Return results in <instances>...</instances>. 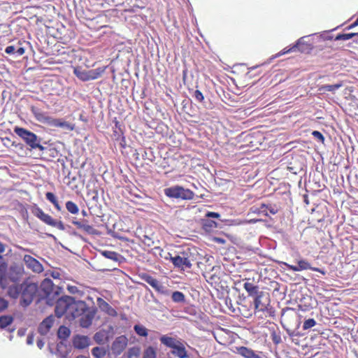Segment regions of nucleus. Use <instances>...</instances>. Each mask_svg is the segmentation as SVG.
I'll list each match as a JSON object with an SVG mask.
<instances>
[{
  "instance_id": "nucleus-3",
  "label": "nucleus",
  "mask_w": 358,
  "mask_h": 358,
  "mask_svg": "<svg viewBox=\"0 0 358 358\" xmlns=\"http://www.w3.org/2000/svg\"><path fill=\"white\" fill-rule=\"evenodd\" d=\"M161 344L165 347L171 349V354L178 358H187L188 354L184 344L175 337L169 336L166 334L160 337Z\"/></svg>"
},
{
  "instance_id": "nucleus-7",
  "label": "nucleus",
  "mask_w": 358,
  "mask_h": 358,
  "mask_svg": "<svg viewBox=\"0 0 358 358\" xmlns=\"http://www.w3.org/2000/svg\"><path fill=\"white\" fill-rule=\"evenodd\" d=\"M31 213L36 218L47 225L57 227L60 230L65 229L64 224L62 221H57L52 218L50 215L45 213L43 210L37 205H35L32 207Z\"/></svg>"
},
{
  "instance_id": "nucleus-25",
  "label": "nucleus",
  "mask_w": 358,
  "mask_h": 358,
  "mask_svg": "<svg viewBox=\"0 0 358 358\" xmlns=\"http://www.w3.org/2000/svg\"><path fill=\"white\" fill-rule=\"evenodd\" d=\"M45 198L54 205L56 210H62V206H60L56 196L52 192H47L45 194Z\"/></svg>"
},
{
  "instance_id": "nucleus-8",
  "label": "nucleus",
  "mask_w": 358,
  "mask_h": 358,
  "mask_svg": "<svg viewBox=\"0 0 358 358\" xmlns=\"http://www.w3.org/2000/svg\"><path fill=\"white\" fill-rule=\"evenodd\" d=\"M44 296L47 299V303L52 305L55 296H58L61 292V288L55 287L52 281L49 278L44 279L40 285Z\"/></svg>"
},
{
  "instance_id": "nucleus-60",
  "label": "nucleus",
  "mask_w": 358,
  "mask_h": 358,
  "mask_svg": "<svg viewBox=\"0 0 358 358\" xmlns=\"http://www.w3.org/2000/svg\"><path fill=\"white\" fill-rule=\"evenodd\" d=\"M118 125H119V122L116 121V122H115V126H116V127H118Z\"/></svg>"
},
{
  "instance_id": "nucleus-31",
  "label": "nucleus",
  "mask_w": 358,
  "mask_h": 358,
  "mask_svg": "<svg viewBox=\"0 0 358 358\" xmlns=\"http://www.w3.org/2000/svg\"><path fill=\"white\" fill-rule=\"evenodd\" d=\"M134 330L139 336L146 337L148 334V329L141 324H135L134 326Z\"/></svg>"
},
{
  "instance_id": "nucleus-34",
  "label": "nucleus",
  "mask_w": 358,
  "mask_h": 358,
  "mask_svg": "<svg viewBox=\"0 0 358 358\" xmlns=\"http://www.w3.org/2000/svg\"><path fill=\"white\" fill-rule=\"evenodd\" d=\"M70 334V330L67 327L61 326L58 330V336L62 339H66Z\"/></svg>"
},
{
  "instance_id": "nucleus-24",
  "label": "nucleus",
  "mask_w": 358,
  "mask_h": 358,
  "mask_svg": "<svg viewBox=\"0 0 358 358\" xmlns=\"http://www.w3.org/2000/svg\"><path fill=\"white\" fill-rule=\"evenodd\" d=\"M94 340L98 345H103L106 343V341H108V336L106 335V331L103 330L96 331L94 336Z\"/></svg>"
},
{
  "instance_id": "nucleus-12",
  "label": "nucleus",
  "mask_w": 358,
  "mask_h": 358,
  "mask_svg": "<svg viewBox=\"0 0 358 358\" xmlns=\"http://www.w3.org/2000/svg\"><path fill=\"white\" fill-rule=\"evenodd\" d=\"M129 340L125 335H121L115 338L111 345L112 353L115 355H121L128 345Z\"/></svg>"
},
{
  "instance_id": "nucleus-46",
  "label": "nucleus",
  "mask_w": 358,
  "mask_h": 358,
  "mask_svg": "<svg viewBox=\"0 0 358 358\" xmlns=\"http://www.w3.org/2000/svg\"><path fill=\"white\" fill-rule=\"evenodd\" d=\"M7 270V264L5 262H1L0 264V278L2 281V278L5 275Z\"/></svg>"
},
{
  "instance_id": "nucleus-47",
  "label": "nucleus",
  "mask_w": 358,
  "mask_h": 358,
  "mask_svg": "<svg viewBox=\"0 0 358 358\" xmlns=\"http://www.w3.org/2000/svg\"><path fill=\"white\" fill-rule=\"evenodd\" d=\"M8 301L2 297H0V313L3 312L8 307Z\"/></svg>"
},
{
  "instance_id": "nucleus-14",
  "label": "nucleus",
  "mask_w": 358,
  "mask_h": 358,
  "mask_svg": "<svg viewBox=\"0 0 358 358\" xmlns=\"http://www.w3.org/2000/svg\"><path fill=\"white\" fill-rule=\"evenodd\" d=\"M23 260L27 266L36 273H41L43 270L42 264L34 257L29 255L24 256Z\"/></svg>"
},
{
  "instance_id": "nucleus-35",
  "label": "nucleus",
  "mask_w": 358,
  "mask_h": 358,
  "mask_svg": "<svg viewBox=\"0 0 358 358\" xmlns=\"http://www.w3.org/2000/svg\"><path fill=\"white\" fill-rule=\"evenodd\" d=\"M143 358H157V352L154 348L148 347L143 353Z\"/></svg>"
},
{
  "instance_id": "nucleus-9",
  "label": "nucleus",
  "mask_w": 358,
  "mask_h": 358,
  "mask_svg": "<svg viewBox=\"0 0 358 358\" xmlns=\"http://www.w3.org/2000/svg\"><path fill=\"white\" fill-rule=\"evenodd\" d=\"M165 259H170L175 267L185 270L192 267L193 259L186 252H182L181 255L172 257L170 253H167V256H164Z\"/></svg>"
},
{
  "instance_id": "nucleus-10",
  "label": "nucleus",
  "mask_w": 358,
  "mask_h": 358,
  "mask_svg": "<svg viewBox=\"0 0 358 358\" xmlns=\"http://www.w3.org/2000/svg\"><path fill=\"white\" fill-rule=\"evenodd\" d=\"M20 304L22 307H27L33 301L37 293L38 286L36 283H22Z\"/></svg>"
},
{
  "instance_id": "nucleus-49",
  "label": "nucleus",
  "mask_w": 358,
  "mask_h": 358,
  "mask_svg": "<svg viewBox=\"0 0 358 358\" xmlns=\"http://www.w3.org/2000/svg\"><path fill=\"white\" fill-rule=\"evenodd\" d=\"M206 217H212V218H220V215L217 213H213V212H208L206 214Z\"/></svg>"
},
{
  "instance_id": "nucleus-20",
  "label": "nucleus",
  "mask_w": 358,
  "mask_h": 358,
  "mask_svg": "<svg viewBox=\"0 0 358 358\" xmlns=\"http://www.w3.org/2000/svg\"><path fill=\"white\" fill-rule=\"evenodd\" d=\"M55 322L53 316L50 315L45 318L39 324L38 331L41 335H45L50 331Z\"/></svg>"
},
{
  "instance_id": "nucleus-40",
  "label": "nucleus",
  "mask_w": 358,
  "mask_h": 358,
  "mask_svg": "<svg viewBox=\"0 0 358 358\" xmlns=\"http://www.w3.org/2000/svg\"><path fill=\"white\" fill-rule=\"evenodd\" d=\"M341 87H342V84L339 83V84H335V85H324L323 87H322V89L325 91H328V92H334V91L338 90Z\"/></svg>"
},
{
  "instance_id": "nucleus-4",
  "label": "nucleus",
  "mask_w": 358,
  "mask_h": 358,
  "mask_svg": "<svg viewBox=\"0 0 358 358\" xmlns=\"http://www.w3.org/2000/svg\"><path fill=\"white\" fill-rule=\"evenodd\" d=\"M164 193L167 197L176 199L192 200L195 196L192 190L179 185L165 188Z\"/></svg>"
},
{
  "instance_id": "nucleus-15",
  "label": "nucleus",
  "mask_w": 358,
  "mask_h": 358,
  "mask_svg": "<svg viewBox=\"0 0 358 358\" xmlns=\"http://www.w3.org/2000/svg\"><path fill=\"white\" fill-rule=\"evenodd\" d=\"M71 223L76 227L77 229L83 231L88 234H97V231L92 225H90L87 220L78 221L76 219L73 220Z\"/></svg>"
},
{
  "instance_id": "nucleus-30",
  "label": "nucleus",
  "mask_w": 358,
  "mask_h": 358,
  "mask_svg": "<svg viewBox=\"0 0 358 358\" xmlns=\"http://www.w3.org/2000/svg\"><path fill=\"white\" fill-rule=\"evenodd\" d=\"M157 292L164 295H169V291L164 287L159 281H157L156 283L152 287Z\"/></svg>"
},
{
  "instance_id": "nucleus-62",
  "label": "nucleus",
  "mask_w": 358,
  "mask_h": 358,
  "mask_svg": "<svg viewBox=\"0 0 358 358\" xmlns=\"http://www.w3.org/2000/svg\"><path fill=\"white\" fill-rule=\"evenodd\" d=\"M357 334H358V330H357Z\"/></svg>"
},
{
  "instance_id": "nucleus-26",
  "label": "nucleus",
  "mask_w": 358,
  "mask_h": 358,
  "mask_svg": "<svg viewBox=\"0 0 358 358\" xmlns=\"http://www.w3.org/2000/svg\"><path fill=\"white\" fill-rule=\"evenodd\" d=\"M238 352L245 358H254L255 357L254 351L245 347L239 348Z\"/></svg>"
},
{
  "instance_id": "nucleus-16",
  "label": "nucleus",
  "mask_w": 358,
  "mask_h": 358,
  "mask_svg": "<svg viewBox=\"0 0 358 358\" xmlns=\"http://www.w3.org/2000/svg\"><path fill=\"white\" fill-rule=\"evenodd\" d=\"M79 317H80V325L82 327L88 328L92 324V321L94 318V313L90 311L86 305V309L83 310V313Z\"/></svg>"
},
{
  "instance_id": "nucleus-50",
  "label": "nucleus",
  "mask_w": 358,
  "mask_h": 358,
  "mask_svg": "<svg viewBox=\"0 0 358 358\" xmlns=\"http://www.w3.org/2000/svg\"><path fill=\"white\" fill-rule=\"evenodd\" d=\"M357 25H358V17L352 24H350L348 27H346L345 29H347V30L352 29L355 28V27H357Z\"/></svg>"
},
{
  "instance_id": "nucleus-45",
  "label": "nucleus",
  "mask_w": 358,
  "mask_h": 358,
  "mask_svg": "<svg viewBox=\"0 0 358 358\" xmlns=\"http://www.w3.org/2000/svg\"><path fill=\"white\" fill-rule=\"evenodd\" d=\"M142 241L144 243V245H147L148 247H152L154 245V241L150 237L146 235L143 236V238H142Z\"/></svg>"
},
{
  "instance_id": "nucleus-41",
  "label": "nucleus",
  "mask_w": 358,
  "mask_h": 358,
  "mask_svg": "<svg viewBox=\"0 0 358 358\" xmlns=\"http://www.w3.org/2000/svg\"><path fill=\"white\" fill-rule=\"evenodd\" d=\"M142 279L145 282H147L148 284H149L152 287L154 286V285L156 283V282L157 281V279H155V278L149 275V274H143V277H142Z\"/></svg>"
},
{
  "instance_id": "nucleus-52",
  "label": "nucleus",
  "mask_w": 358,
  "mask_h": 358,
  "mask_svg": "<svg viewBox=\"0 0 358 358\" xmlns=\"http://www.w3.org/2000/svg\"><path fill=\"white\" fill-rule=\"evenodd\" d=\"M262 207H264V206H265V207L268 208L269 212H270L271 214H273V215H275V214H276V213H277V210H275V209H274L273 207H271V206L268 207V206H266V205H265V204H262Z\"/></svg>"
},
{
  "instance_id": "nucleus-55",
  "label": "nucleus",
  "mask_w": 358,
  "mask_h": 358,
  "mask_svg": "<svg viewBox=\"0 0 358 358\" xmlns=\"http://www.w3.org/2000/svg\"><path fill=\"white\" fill-rule=\"evenodd\" d=\"M33 341H34V336L33 335H29L27 336V343L29 345H31L33 343Z\"/></svg>"
},
{
  "instance_id": "nucleus-61",
  "label": "nucleus",
  "mask_w": 358,
  "mask_h": 358,
  "mask_svg": "<svg viewBox=\"0 0 358 358\" xmlns=\"http://www.w3.org/2000/svg\"><path fill=\"white\" fill-rule=\"evenodd\" d=\"M183 74H184V77H185V75H186V71H184Z\"/></svg>"
},
{
  "instance_id": "nucleus-13",
  "label": "nucleus",
  "mask_w": 358,
  "mask_h": 358,
  "mask_svg": "<svg viewBox=\"0 0 358 358\" xmlns=\"http://www.w3.org/2000/svg\"><path fill=\"white\" fill-rule=\"evenodd\" d=\"M23 275V266L22 265L15 264L10 267L8 278L11 282H17L21 280Z\"/></svg>"
},
{
  "instance_id": "nucleus-57",
  "label": "nucleus",
  "mask_w": 358,
  "mask_h": 358,
  "mask_svg": "<svg viewBox=\"0 0 358 358\" xmlns=\"http://www.w3.org/2000/svg\"><path fill=\"white\" fill-rule=\"evenodd\" d=\"M82 215L83 216H87V213L85 210H82Z\"/></svg>"
},
{
  "instance_id": "nucleus-11",
  "label": "nucleus",
  "mask_w": 358,
  "mask_h": 358,
  "mask_svg": "<svg viewBox=\"0 0 358 358\" xmlns=\"http://www.w3.org/2000/svg\"><path fill=\"white\" fill-rule=\"evenodd\" d=\"M285 265L289 270L293 271H299L302 270L310 269L312 271H318L322 275H324L326 273V271L322 268L318 267H313L307 260L303 259L297 260V265H292L287 263H285Z\"/></svg>"
},
{
  "instance_id": "nucleus-58",
  "label": "nucleus",
  "mask_w": 358,
  "mask_h": 358,
  "mask_svg": "<svg viewBox=\"0 0 358 358\" xmlns=\"http://www.w3.org/2000/svg\"><path fill=\"white\" fill-rule=\"evenodd\" d=\"M76 358H87V357L83 355H79V356L76 357Z\"/></svg>"
},
{
  "instance_id": "nucleus-42",
  "label": "nucleus",
  "mask_w": 358,
  "mask_h": 358,
  "mask_svg": "<svg viewBox=\"0 0 358 358\" xmlns=\"http://www.w3.org/2000/svg\"><path fill=\"white\" fill-rule=\"evenodd\" d=\"M317 322L316 321L311 318L308 319L304 321L303 324V329L306 330L308 329H310L316 325Z\"/></svg>"
},
{
  "instance_id": "nucleus-18",
  "label": "nucleus",
  "mask_w": 358,
  "mask_h": 358,
  "mask_svg": "<svg viewBox=\"0 0 358 358\" xmlns=\"http://www.w3.org/2000/svg\"><path fill=\"white\" fill-rule=\"evenodd\" d=\"M90 344V338L87 336L76 335L73 338V345L76 349H85L87 348Z\"/></svg>"
},
{
  "instance_id": "nucleus-22",
  "label": "nucleus",
  "mask_w": 358,
  "mask_h": 358,
  "mask_svg": "<svg viewBox=\"0 0 358 358\" xmlns=\"http://www.w3.org/2000/svg\"><path fill=\"white\" fill-rule=\"evenodd\" d=\"M47 124L55 127L66 128L69 130L73 129V127L69 123L60 119H54L50 117V120H48Z\"/></svg>"
},
{
  "instance_id": "nucleus-23",
  "label": "nucleus",
  "mask_w": 358,
  "mask_h": 358,
  "mask_svg": "<svg viewBox=\"0 0 358 358\" xmlns=\"http://www.w3.org/2000/svg\"><path fill=\"white\" fill-rule=\"evenodd\" d=\"M22 288V284L11 285L8 289V295L13 299H17L21 294Z\"/></svg>"
},
{
  "instance_id": "nucleus-19",
  "label": "nucleus",
  "mask_w": 358,
  "mask_h": 358,
  "mask_svg": "<svg viewBox=\"0 0 358 358\" xmlns=\"http://www.w3.org/2000/svg\"><path fill=\"white\" fill-rule=\"evenodd\" d=\"M250 278L243 280V288L250 296L255 298L258 296L262 291H259V287L258 285H255L253 282H250Z\"/></svg>"
},
{
  "instance_id": "nucleus-33",
  "label": "nucleus",
  "mask_w": 358,
  "mask_h": 358,
  "mask_svg": "<svg viewBox=\"0 0 358 358\" xmlns=\"http://www.w3.org/2000/svg\"><path fill=\"white\" fill-rule=\"evenodd\" d=\"M102 255L105 257L106 258H108L109 259H112L114 261H118L120 255L117 253L116 252L113 251H103L102 252Z\"/></svg>"
},
{
  "instance_id": "nucleus-21",
  "label": "nucleus",
  "mask_w": 358,
  "mask_h": 358,
  "mask_svg": "<svg viewBox=\"0 0 358 358\" xmlns=\"http://www.w3.org/2000/svg\"><path fill=\"white\" fill-rule=\"evenodd\" d=\"M31 111L34 115L35 120L41 123H48L50 117L41 110V109L36 106H31Z\"/></svg>"
},
{
  "instance_id": "nucleus-17",
  "label": "nucleus",
  "mask_w": 358,
  "mask_h": 358,
  "mask_svg": "<svg viewBox=\"0 0 358 358\" xmlns=\"http://www.w3.org/2000/svg\"><path fill=\"white\" fill-rule=\"evenodd\" d=\"M25 41H18L16 44L10 45L5 48V53L7 55H16L17 56H22L25 53V48L23 47V43Z\"/></svg>"
},
{
  "instance_id": "nucleus-5",
  "label": "nucleus",
  "mask_w": 358,
  "mask_h": 358,
  "mask_svg": "<svg viewBox=\"0 0 358 358\" xmlns=\"http://www.w3.org/2000/svg\"><path fill=\"white\" fill-rule=\"evenodd\" d=\"M106 69V66H101L94 69L85 70L80 66H76L73 68V73L80 80L87 82V80L99 79L104 73Z\"/></svg>"
},
{
  "instance_id": "nucleus-56",
  "label": "nucleus",
  "mask_w": 358,
  "mask_h": 358,
  "mask_svg": "<svg viewBox=\"0 0 358 358\" xmlns=\"http://www.w3.org/2000/svg\"><path fill=\"white\" fill-rule=\"evenodd\" d=\"M5 252V245L0 242V254L3 253Z\"/></svg>"
},
{
  "instance_id": "nucleus-44",
  "label": "nucleus",
  "mask_w": 358,
  "mask_h": 358,
  "mask_svg": "<svg viewBox=\"0 0 358 358\" xmlns=\"http://www.w3.org/2000/svg\"><path fill=\"white\" fill-rule=\"evenodd\" d=\"M193 97L195 101L199 103L202 102L204 99L203 94L198 90H194V92H193Z\"/></svg>"
},
{
  "instance_id": "nucleus-54",
  "label": "nucleus",
  "mask_w": 358,
  "mask_h": 358,
  "mask_svg": "<svg viewBox=\"0 0 358 358\" xmlns=\"http://www.w3.org/2000/svg\"><path fill=\"white\" fill-rule=\"evenodd\" d=\"M36 345L39 349H41L44 345V343L43 342V340H37Z\"/></svg>"
},
{
  "instance_id": "nucleus-32",
  "label": "nucleus",
  "mask_w": 358,
  "mask_h": 358,
  "mask_svg": "<svg viewBox=\"0 0 358 358\" xmlns=\"http://www.w3.org/2000/svg\"><path fill=\"white\" fill-rule=\"evenodd\" d=\"M171 299L174 302H184L185 301V296L181 292L175 291L171 294Z\"/></svg>"
},
{
  "instance_id": "nucleus-36",
  "label": "nucleus",
  "mask_w": 358,
  "mask_h": 358,
  "mask_svg": "<svg viewBox=\"0 0 358 358\" xmlns=\"http://www.w3.org/2000/svg\"><path fill=\"white\" fill-rule=\"evenodd\" d=\"M140 348L138 347H133L131 348H129V350L127 352V358H134L137 357L140 355Z\"/></svg>"
},
{
  "instance_id": "nucleus-27",
  "label": "nucleus",
  "mask_w": 358,
  "mask_h": 358,
  "mask_svg": "<svg viewBox=\"0 0 358 358\" xmlns=\"http://www.w3.org/2000/svg\"><path fill=\"white\" fill-rule=\"evenodd\" d=\"M66 209L72 215H77L79 212L78 205L72 201H67L66 203Z\"/></svg>"
},
{
  "instance_id": "nucleus-43",
  "label": "nucleus",
  "mask_w": 358,
  "mask_h": 358,
  "mask_svg": "<svg viewBox=\"0 0 358 358\" xmlns=\"http://www.w3.org/2000/svg\"><path fill=\"white\" fill-rule=\"evenodd\" d=\"M299 43L300 40H299L296 44L293 45L292 48H285L281 52L279 53V55H284L285 54L295 51L296 49H298Z\"/></svg>"
},
{
  "instance_id": "nucleus-28",
  "label": "nucleus",
  "mask_w": 358,
  "mask_h": 358,
  "mask_svg": "<svg viewBox=\"0 0 358 358\" xmlns=\"http://www.w3.org/2000/svg\"><path fill=\"white\" fill-rule=\"evenodd\" d=\"M13 322V317L10 315L0 316V329H4Z\"/></svg>"
},
{
  "instance_id": "nucleus-51",
  "label": "nucleus",
  "mask_w": 358,
  "mask_h": 358,
  "mask_svg": "<svg viewBox=\"0 0 358 358\" xmlns=\"http://www.w3.org/2000/svg\"><path fill=\"white\" fill-rule=\"evenodd\" d=\"M104 303H105L106 306V307H108V308H109V310H110L109 314H110V315H116V312H115V310L113 308H112V307H111V306H109V304H108V303L104 302Z\"/></svg>"
},
{
  "instance_id": "nucleus-29",
  "label": "nucleus",
  "mask_w": 358,
  "mask_h": 358,
  "mask_svg": "<svg viewBox=\"0 0 358 358\" xmlns=\"http://www.w3.org/2000/svg\"><path fill=\"white\" fill-rule=\"evenodd\" d=\"M92 354L96 358H102L106 355V350L102 347H96L92 350Z\"/></svg>"
},
{
  "instance_id": "nucleus-59",
  "label": "nucleus",
  "mask_w": 358,
  "mask_h": 358,
  "mask_svg": "<svg viewBox=\"0 0 358 358\" xmlns=\"http://www.w3.org/2000/svg\"><path fill=\"white\" fill-rule=\"evenodd\" d=\"M3 260V257L2 255H0V264L2 262Z\"/></svg>"
},
{
  "instance_id": "nucleus-2",
  "label": "nucleus",
  "mask_w": 358,
  "mask_h": 358,
  "mask_svg": "<svg viewBox=\"0 0 358 358\" xmlns=\"http://www.w3.org/2000/svg\"><path fill=\"white\" fill-rule=\"evenodd\" d=\"M255 314L260 319H266L275 316V310L270 304L268 294L261 292L254 298Z\"/></svg>"
},
{
  "instance_id": "nucleus-6",
  "label": "nucleus",
  "mask_w": 358,
  "mask_h": 358,
  "mask_svg": "<svg viewBox=\"0 0 358 358\" xmlns=\"http://www.w3.org/2000/svg\"><path fill=\"white\" fill-rule=\"evenodd\" d=\"M15 133L21 137L24 142L32 149L43 150V147L40 145L37 136L32 131L22 127H16L14 129Z\"/></svg>"
},
{
  "instance_id": "nucleus-48",
  "label": "nucleus",
  "mask_w": 358,
  "mask_h": 358,
  "mask_svg": "<svg viewBox=\"0 0 358 358\" xmlns=\"http://www.w3.org/2000/svg\"><path fill=\"white\" fill-rule=\"evenodd\" d=\"M312 134L315 138L319 139L320 141H322V142L324 141V138L320 131H313Z\"/></svg>"
},
{
  "instance_id": "nucleus-53",
  "label": "nucleus",
  "mask_w": 358,
  "mask_h": 358,
  "mask_svg": "<svg viewBox=\"0 0 358 358\" xmlns=\"http://www.w3.org/2000/svg\"><path fill=\"white\" fill-rule=\"evenodd\" d=\"M51 276L54 279H59L60 278V273H58V271H52L51 273Z\"/></svg>"
},
{
  "instance_id": "nucleus-38",
  "label": "nucleus",
  "mask_w": 358,
  "mask_h": 358,
  "mask_svg": "<svg viewBox=\"0 0 358 358\" xmlns=\"http://www.w3.org/2000/svg\"><path fill=\"white\" fill-rule=\"evenodd\" d=\"M203 226L206 230H208L216 228L217 227V223L213 220H204L203 221Z\"/></svg>"
},
{
  "instance_id": "nucleus-39",
  "label": "nucleus",
  "mask_w": 358,
  "mask_h": 358,
  "mask_svg": "<svg viewBox=\"0 0 358 358\" xmlns=\"http://www.w3.org/2000/svg\"><path fill=\"white\" fill-rule=\"evenodd\" d=\"M67 291L71 294H78L80 296H82L84 294L83 291L73 285H67Z\"/></svg>"
},
{
  "instance_id": "nucleus-1",
  "label": "nucleus",
  "mask_w": 358,
  "mask_h": 358,
  "mask_svg": "<svg viewBox=\"0 0 358 358\" xmlns=\"http://www.w3.org/2000/svg\"><path fill=\"white\" fill-rule=\"evenodd\" d=\"M84 309H86L85 301H76L73 297L66 295L57 300L55 313L57 317L65 316L70 321L78 317Z\"/></svg>"
},
{
  "instance_id": "nucleus-37",
  "label": "nucleus",
  "mask_w": 358,
  "mask_h": 358,
  "mask_svg": "<svg viewBox=\"0 0 358 358\" xmlns=\"http://www.w3.org/2000/svg\"><path fill=\"white\" fill-rule=\"evenodd\" d=\"M357 34L358 33L339 34L336 36L335 40H349Z\"/></svg>"
}]
</instances>
